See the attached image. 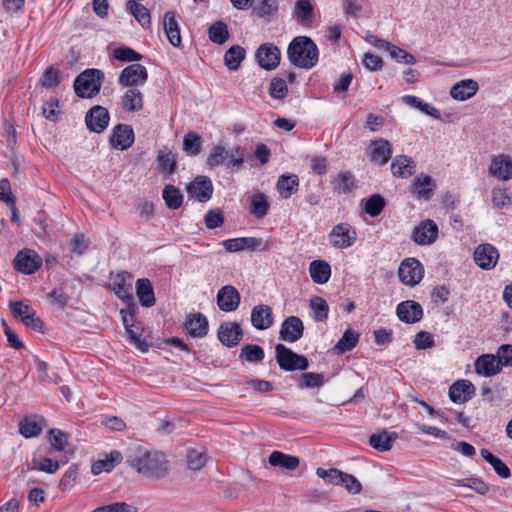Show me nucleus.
<instances>
[{
    "label": "nucleus",
    "instance_id": "9d476101",
    "mask_svg": "<svg viewBox=\"0 0 512 512\" xmlns=\"http://www.w3.org/2000/svg\"><path fill=\"white\" fill-rule=\"evenodd\" d=\"M438 238V227L431 219L421 221L414 227L411 239L418 245L425 246L433 244Z\"/></svg>",
    "mask_w": 512,
    "mask_h": 512
},
{
    "label": "nucleus",
    "instance_id": "f257e3e1",
    "mask_svg": "<svg viewBox=\"0 0 512 512\" xmlns=\"http://www.w3.org/2000/svg\"><path fill=\"white\" fill-rule=\"evenodd\" d=\"M128 462L138 473L149 478H163L169 470V463L163 453L142 451L137 448L129 455Z\"/></svg>",
    "mask_w": 512,
    "mask_h": 512
},
{
    "label": "nucleus",
    "instance_id": "5fc2aeb1",
    "mask_svg": "<svg viewBox=\"0 0 512 512\" xmlns=\"http://www.w3.org/2000/svg\"><path fill=\"white\" fill-rule=\"evenodd\" d=\"M385 199L380 194H374L365 203V212L371 217L378 216L385 207Z\"/></svg>",
    "mask_w": 512,
    "mask_h": 512
},
{
    "label": "nucleus",
    "instance_id": "338daca9",
    "mask_svg": "<svg viewBox=\"0 0 512 512\" xmlns=\"http://www.w3.org/2000/svg\"><path fill=\"white\" fill-rule=\"evenodd\" d=\"M388 52L390 53L391 58H393L398 63L410 64V65H413L416 63V58L412 54L408 53L407 51H405L393 44Z\"/></svg>",
    "mask_w": 512,
    "mask_h": 512
},
{
    "label": "nucleus",
    "instance_id": "f03ea898",
    "mask_svg": "<svg viewBox=\"0 0 512 512\" xmlns=\"http://www.w3.org/2000/svg\"><path fill=\"white\" fill-rule=\"evenodd\" d=\"M318 48L313 40L307 36H297L287 48L289 61L296 67L311 69L318 62Z\"/></svg>",
    "mask_w": 512,
    "mask_h": 512
},
{
    "label": "nucleus",
    "instance_id": "f8f14e48",
    "mask_svg": "<svg viewBox=\"0 0 512 512\" xmlns=\"http://www.w3.org/2000/svg\"><path fill=\"white\" fill-rule=\"evenodd\" d=\"M41 264V257L30 249L19 251L14 259V268L24 274H33Z\"/></svg>",
    "mask_w": 512,
    "mask_h": 512
},
{
    "label": "nucleus",
    "instance_id": "13d9d810",
    "mask_svg": "<svg viewBox=\"0 0 512 512\" xmlns=\"http://www.w3.org/2000/svg\"><path fill=\"white\" fill-rule=\"evenodd\" d=\"M325 383L324 375L321 373L306 372L301 375L300 388H316L321 387Z\"/></svg>",
    "mask_w": 512,
    "mask_h": 512
},
{
    "label": "nucleus",
    "instance_id": "a878e982",
    "mask_svg": "<svg viewBox=\"0 0 512 512\" xmlns=\"http://www.w3.org/2000/svg\"><path fill=\"white\" fill-rule=\"evenodd\" d=\"M435 190V184L433 179L429 175L421 174L414 178L411 191L419 198L425 201H429L433 195Z\"/></svg>",
    "mask_w": 512,
    "mask_h": 512
},
{
    "label": "nucleus",
    "instance_id": "3c124183",
    "mask_svg": "<svg viewBox=\"0 0 512 512\" xmlns=\"http://www.w3.org/2000/svg\"><path fill=\"white\" fill-rule=\"evenodd\" d=\"M310 307L314 313V319L322 322L328 318L329 306L326 300L319 296H314L310 299Z\"/></svg>",
    "mask_w": 512,
    "mask_h": 512
},
{
    "label": "nucleus",
    "instance_id": "39448f33",
    "mask_svg": "<svg viewBox=\"0 0 512 512\" xmlns=\"http://www.w3.org/2000/svg\"><path fill=\"white\" fill-rule=\"evenodd\" d=\"M275 353L276 362L284 371H304L309 367V361L305 356L295 353L284 344H277Z\"/></svg>",
    "mask_w": 512,
    "mask_h": 512
},
{
    "label": "nucleus",
    "instance_id": "e2e57ef3",
    "mask_svg": "<svg viewBox=\"0 0 512 512\" xmlns=\"http://www.w3.org/2000/svg\"><path fill=\"white\" fill-rule=\"evenodd\" d=\"M492 203L498 209H503L511 205V197L504 188H494L492 190Z\"/></svg>",
    "mask_w": 512,
    "mask_h": 512
},
{
    "label": "nucleus",
    "instance_id": "603ef678",
    "mask_svg": "<svg viewBox=\"0 0 512 512\" xmlns=\"http://www.w3.org/2000/svg\"><path fill=\"white\" fill-rule=\"evenodd\" d=\"M158 168L161 173L173 174L176 169V158L175 155L169 152L161 151L157 156Z\"/></svg>",
    "mask_w": 512,
    "mask_h": 512
},
{
    "label": "nucleus",
    "instance_id": "c85d7f7f",
    "mask_svg": "<svg viewBox=\"0 0 512 512\" xmlns=\"http://www.w3.org/2000/svg\"><path fill=\"white\" fill-rule=\"evenodd\" d=\"M163 27L170 44L174 47H179L181 45V36L175 12L168 11L164 14Z\"/></svg>",
    "mask_w": 512,
    "mask_h": 512
},
{
    "label": "nucleus",
    "instance_id": "7ed1b4c3",
    "mask_svg": "<svg viewBox=\"0 0 512 512\" xmlns=\"http://www.w3.org/2000/svg\"><path fill=\"white\" fill-rule=\"evenodd\" d=\"M104 73L99 69H86L74 80V90L80 98H92L101 89Z\"/></svg>",
    "mask_w": 512,
    "mask_h": 512
},
{
    "label": "nucleus",
    "instance_id": "09e8293b",
    "mask_svg": "<svg viewBox=\"0 0 512 512\" xmlns=\"http://www.w3.org/2000/svg\"><path fill=\"white\" fill-rule=\"evenodd\" d=\"M264 356L265 353L262 347L255 344H248L241 349L239 358L250 363H257L262 361Z\"/></svg>",
    "mask_w": 512,
    "mask_h": 512
},
{
    "label": "nucleus",
    "instance_id": "a19ab883",
    "mask_svg": "<svg viewBox=\"0 0 512 512\" xmlns=\"http://www.w3.org/2000/svg\"><path fill=\"white\" fill-rule=\"evenodd\" d=\"M163 199L165 201L166 206L169 209L176 210L183 203V194L179 188L174 185H166L163 189L162 193Z\"/></svg>",
    "mask_w": 512,
    "mask_h": 512
},
{
    "label": "nucleus",
    "instance_id": "393cba45",
    "mask_svg": "<svg viewBox=\"0 0 512 512\" xmlns=\"http://www.w3.org/2000/svg\"><path fill=\"white\" fill-rule=\"evenodd\" d=\"M184 328L192 337L202 338L208 333V321L201 313L189 314L184 322Z\"/></svg>",
    "mask_w": 512,
    "mask_h": 512
},
{
    "label": "nucleus",
    "instance_id": "a211bd4d",
    "mask_svg": "<svg viewBox=\"0 0 512 512\" xmlns=\"http://www.w3.org/2000/svg\"><path fill=\"white\" fill-rule=\"evenodd\" d=\"M109 142L115 149L126 150L134 142V132L127 124H118L113 128Z\"/></svg>",
    "mask_w": 512,
    "mask_h": 512
},
{
    "label": "nucleus",
    "instance_id": "58836bf2",
    "mask_svg": "<svg viewBox=\"0 0 512 512\" xmlns=\"http://www.w3.org/2000/svg\"><path fill=\"white\" fill-rule=\"evenodd\" d=\"M293 17L298 23L307 25L312 22L314 8L309 0H298L293 10Z\"/></svg>",
    "mask_w": 512,
    "mask_h": 512
},
{
    "label": "nucleus",
    "instance_id": "0eeeda50",
    "mask_svg": "<svg viewBox=\"0 0 512 512\" xmlns=\"http://www.w3.org/2000/svg\"><path fill=\"white\" fill-rule=\"evenodd\" d=\"M131 280L132 275L126 271L110 277V288L125 304L134 302Z\"/></svg>",
    "mask_w": 512,
    "mask_h": 512
},
{
    "label": "nucleus",
    "instance_id": "2f4dec72",
    "mask_svg": "<svg viewBox=\"0 0 512 512\" xmlns=\"http://www.w3.org/2000/svg\"><path fill=\"white\" fill-rule=\"evenodd\" d=\"M121 107L125 111L137 112L143 108V94L135 87H130L121 98Z\"/></svg>",
    "mask_w": 512,
    "mask_h": 512
},
{
    "label": "nucleus",
    "instance_id": "9b49d317",
    "mask_svg": "<svg viewBox=\"0 0 512 512\" xmlns=\"http://www.w3.org/2000/svg\"><path fill=\"white\" fill-rule=\"evenodd\" d=\"M148 73L145 66L131 64L123 69L118 78V83L124 87L142 85L147 81Z\"/></svg>",
    "mask_w": 512,
    "mask_h": 512
},
{
    "label": "nucleus",
    "instance_id": "c03bdc74",
    "mask_svg": "<svg viewBox=\"0 0 512 512\" xmlns=\"http://www.w3.org/2000/svg\"><path fill=\"white\" fill-rule=\"evenodd\" d=\"M481 456L485 461H487L494 469L496 474L501 478H509L511 475L510 469L508 466L498 457L494 456L489 450L481 449Z\"/></svg>",
    "mask_w": 512,
    "mask_h": 512
},
{
    "label": "nucleus",
    "instance_id": "37998d69",
    "mask_svg": "<svg viewBox=\"0 0 512 512\" xmlns=\"http://www.w3.org/2000/svg\"><path fill=\"white\" fill-rule=\"evenodd\" d=\"M332 183L338 194H348L355 188V179L350 171L341 172Z\"/></svg>",
    "mask_w": 512,
    "mask_h": 512
},
{
    "label": "nucleus",
    "instance_id": "b1692460",
    "mask_svg": "<svg viewBox=\"0 0 512 512\" xmlns=\"http://www.w3.org/2000/svg\"><path fill=\"white\" fill-rule=\"evenodd\" d=\"M475 393L474 385L468 380H458L454 382L449 388V398L454 403H465Z\"/></svg>",
    "mask_w": 512,
    "mask_h": 512
},
{
    "label": "nucleus",
    "instance_id": "0e129e2a",
    "mask_svg": "<svg viewBox=\"0 0 512 512\" xmlns=\"http://www.w3.org/2000/svg\"><path fill=\"white\" fill-rule=\"evenodd\" d=\"M205 226L208 229H215L224 223L223 212L219 209L208 210L204 217Z\"/></svg>",
    "mask_w": 512,
    "mask_h": 512
},
{
    "label": "nucleus",
    "instance_id": "ddd939ff",
    "mask_svg": "<svg viewBox=\"0 0 512 512\" xmlns=\"http://www.w3.org/2000/svg\"><path fill=\"white\" fill-rule=\"evenodd\" d=\"M256 59L265 70H274L280 63L281 52L272 43L262 44L256 51Z\"/></svg>",
    "mask_w": 512,
    "mask_h": 512
},
{
    "label": "nucleus",
    "instance_id": "473e14b6",
    "mask_svg": "<svg viewBox=\"0 0 512 512\" xmlns=\"http://www.w3.org/2000/svg\"><path fill=\"white\" fill-rule=\"evenodd\" d=\"M44 419L38 416L25 417L19 423V432L26 438L37 437L41 434Z\"/></svg>",
    "mask_w": 512,
    "mask_h": 512
},
{
    "label": "nucleus",
    "instance_id": "5701e85b",
    "mask_svg": "<svg viewBox=\"0 0 512 512\" xmlns=\"http://www.w3.org/2000/svg\"><path fill=\"white\" fill-rule=\"evenodd\" d=\"M272 308L265 304L256 305L251 311V324L258 330H266L273 325Z\"/></svg>",
    "mask_w": 512,
    "mask_h": 512
},
{
    "label": "nucleus",
    "instance_id": "bf43d9fd",
    "mask_svg": "<svg viewBox=\"0 0 512 512\" xmlns=\"http://www.w3.org/2000/svg\"><path fill=\"white\" fill-rule=\"evenodd\" d=\"M288 93V86L284 79L273 78L269 86V94L273 99H283Z\"/></svg>",
    "mask_w": 512,
    "mask_h": 512
},
{
    "label": "nucleus",
    "instance_id": "4d7b16f0",
    "mask_svg": "<svg viewBox=\"0 0 512 512\" xmlns=\"http://www.w3.org/2000/svg\"><path fill=\"white\" fill-rule=\"evenodd\" d=\"M454 485L459 487H468L481 495L486 494L489 490L486 483H484L481 479L474 477L456 480Z\"/></svg>",
    "mask_w": 512,
    "mask_h": 512
},
{
    "label": "nucleus",
    "instance_id": "ea45409f",
    "mask_svg": "<svg viewBox=\"0 0 512 512\" xmlns=\"http://www.w3.org/2000/svg\"><path fill=\"white\" fill-rule=\"evenodd\" d=\"M126 8L130 11V13L134 16V18L139 22V24L144 29L150 28L151 15L149 10L145 6L136 2L135 0H129L126 3Z\"/></svg>",
    "mask_w": 512,
    "mask_h": 512
},
{
    "label": "nucleus",
    "instance_id": "2eb2a0df",
    "mask_svg": "<svg viewBox=\"0 0 512 512\" xmlns=\"http://www.w3.org/2000/svg\"><path fill=\"white\" fill-rule=\"evenodd\" d=\"M108 110L100 105L92 107L85 116V122L88 129L95 133L103 132L109 123Z\"/></svg>",
    "mask_w": 512,
    "mask_h": 512
},
{
    "label": "nucleus",
    "instance_id": "c9c22d12",
    "mask_svg": "<svg viewBox=\"0 0 512 512\" xmlns=\"http://www.w3.org/2000/svg\"><path fill=\"white\" fill-rule=\"evenodd\" d=\"M137 297L144 307H151L155 304V296L152 284L147 278H140L136 283Z\"/></svg>",
    "mask_w": 512,
    "mask_h": 512
},
{
    "label": "nucleus",
    "instance_id": "6ab92c4d",
    "mask_svg": "<svg viewBox=\"0 0 512 512\" xmlns=\"http://www.w3.org/2000/svg\"><path fill=\"white\" fill-rule=\"evenodd\" d=\"M491 176L496 177L502 181L512 179V159L510 156L500 154L491 159L488 169Z\"/></svg>",
    "mask_w": 512,
    "mask_h": 512
},
{
    "label": "nucleus",
    "instance_id": "aec40b11",
    "mask_svg": "<svg viewBox=\"0 0 512 512\" xmlns=\"http://www.w3.org/2000/svg\"><path fill=\"white\" fill-rule=\"evenodd\" d=\"M356 240V232L345 223L337 224L330 232V241L335 248L350 247Z\"/></svg>",
    "mask_w": 512,
    "mask_h": 512
},
{
    "label": "nucleus",
    "instance_id": "f3484780",
    "mask_svg": "<svg viewBox=\"0 0 512 512\" xmlns=\"http://www.w3.org/2000/svg\"><path fill=\"white\" fill-rule=\"evenodd\" d=\"M304 333V325L302 320L297 316L287 317L281 325L279 336L280 339L286 342H296Z\"/></svg>",
    "mask_w": 512,
    "mask_h": 512
},
{
    "label": "nucleus",
    "instance_id": "7c9ffc66",
    "mask_svg": "<svg viewBox=\"0 0 512 512\" xmlns=\"http://www.w3.org/2000/svg\"><path fill=\"white\" fill-rule=\"evenodd\" d=\"M391 170L394 176L408 178L415 173V163L411 157L398 155L391 162Z\"/></svg>",
    "mask_w": 512,
    "mask_h": 512
},
{
    "label": "nucleus",
    "instance_id": "69168bd1",
    "mask_svg": "<svg viewBox=\"0 0 512 512\" xmlns=\"http://www.w3.org/2000/svg\"><path fill=\"white\" fill-rule=\"evenodd\" d=\"M113 56L123 62L139 61L142 59V55L134 51L129 47H120L113 51Z\"/></svg>",
    "mask_w": 512,
    "mask_h": 512
},
{
    "label": "nucleus",
    "instance_id": "6e6552de",
    "mask_svg": "<svg viewBox=\"0 0 512 512\" xmlns=\"http://www.w3.org/2000/svg\"><path fill=\"white\" fill-rule=\"evenodd\" d=\"M188 195L200 203H205L212 198L213 184L208 176H197L186 187Z\"/></svg>",
    "mask_w": 512,
    "mask_h": 512
},
{
    "label": "nucleus",
    "instance_id": "20e7f679",
    "mask_svg": "<svg viewBox=\"0 0 512 512\" xmlns=\"http://www.w3.org/2000/svg\"><path fill=\"white\" fill-rule=\"evenodd\" d=\"M225 163L228 167L240 169L244 163V154L241 148L235 147L227 150L221 145L214 146L206 160V165L209 168H214Z\"/></svg>",
    "mask_w": 512,
    "mask_h": 512
},
{
    "label": "nucleus",
    "instance_id": "412c9836",
    "mask_svg": "<svg viewBox=\"0 0 512 512\" xmlns=\"http://www.w3.org/2000/svg\"><path fill=\"white\" fill-rule=\"evenodd\" d=\"M240 294L232 285L222 287L217 293V305L224 312L235 311L240 304Z\"/></svg>",
    "mask_w": 512,
    "mask_h": 512
},
{
    "label": "nucleus",
    "instance_id": "e433bc0d",
    "mask_svg": "<svg viewBox=\"0 0 512 512\" xmlns=\"http://www.w3.org/2000/svg\"><path fill=\"white\" fill-rule=\"evenodd\" d=\"M299 463L300 460L297 456L288 455L280 451H273L269 455V464L274 467L295 470L299 466Z\"/></svg>",
    "mask_w": 512,
    "mask_h": 512
},
{
    "label": "nucleus",
    "instance_id": "8fccbe9b",
    "mask_svg": "<svg viewBox=\"0 0 512 512\" xmlns=\"http://www.w3.org/2000/svg\"><path fill=\"white\" fill-rule=\"evenodd\" d=\"M208 36L214 43H225L229 37L227 25L222 21L215 22L209 27Z\"/></svg>",
    "mask_w": 512,
    "mask_h": 512
},
{
    "label": "nucleus",
    "instance_id": "680f3d73",
    "mask_svg": "<svg viewBox=\"0 0 512 512\" xmlns=\"http://www.w3.org/2000/svg\"><path fill=\"white\" fill-rule=\"evenodd\" d=\"M316 475L324 480H327L329 483L333 485H341V481H343L344 472L336 468H331L328 470L318 468L316 470Z\"/></svg>",
    "mask_w": 512,
    "mask_h": 512
},
{
    "label": "nucleus",
    "instance_id": "cd10ccee",
    "mask_svg": "<svg viewBox=\"0 0 512 512\" xmlns=\"http://www.w3.org/2000/svg\"><path fill=\"white\" fill-rule=\"evenodd\" d=\"M479 85L475 80L465 79L454 84L450 90V95L455 100L464 101L476 94Z\"/></svg>",
    "mask_w": 512,
    "mask_h": 512
},
{
    "label": "nucleus",
    "instance_id": "a18cd8bd",
    "mask_svg": "<svg viewBox=\"0 0 512 512\" xmlns=\"http://www.w3.org/2000/svg\"><path fill=\"white\" fill-rule=\"evenodd\" d=\"M359 334L352 329H347L334 346V350L340 354L351 351L358 343Z\"/></svg>",
    "mask_w": 512,
    "mask_h": 512
},
{
    "label": "nucleus",
    "instance_id": "c756f323",
    "mask_svg": "<svg viewBox=\"0 0 512 512\" xmlns=\"http://www.w3.org/2000/svg\"><path fill=\"white\" fill-rule=\"evenodd\" d=\"M372 151L370 159L379 165H384L388 162L392 155V148L388 140L377 139L371 142Z\"/></svg>",
    "mask_w": 512,
    "mask_h": 512
},
{
    "label": "nucleus",
    "instance_id": "4be33fe9",
    "mask_svg": "<svg viewBox=\"0 0 512 512\" xmlns=\"http://www.w3.org/2000/svg\"><path fill=\"white\" fill-rule=\"evenodd\" d=\"M396 314L400 321L413 324L420 321L423 316V309L419 303L407 300L397 305Z\"/></svg>",
    "mask_w": 512,
    "mask_h": 512
},
{
    "label": "nucleus",
    "instance_id": "72a5a7b5",
    "mask_svg": "<svg viewBox=\"0 0 512 512\" xmlns=\"http://www.w3.org/2000/svg\"><path fill=\"white\" fill-rule=\"evenodd\" d=\"M398 438L396 433H389L383 430L379 433H374L369 437V444L375 450L385 452L392 448L394 441Z\"/></svg>",
    "mask_w": 512,
    "mask_h": 512
},
{
    "label": "nucleus",
    "instance_id": "423d86ee",
    "mask_svg": "<svg viewBox=\"0 0 512 512\" xmlns=\"http://www.w3.org/2000/svg\"><path fill=\"white\" fill-rule=\"evenodd\" d=\"M424 274V268L421 262L415 258L405 259L399 266L398 276L400 281L407 286L418 284Z\"/></svg>",
    "mask_w": 512,
    "mask_h": 512
},
{
    "label": "nucleus",
    "instance_id": "774afa93",
    "mask_svg": "<svg viewBox=\"0 0 512 512\" xmlns=\"http://www.w3.org/2000/svg\"><path fill=\"white\" fill-rule=\"evenodd\" d=\"M91 512H137V508L125 502H115L98 507Z\"/></svg>",
    "mask_w": 512,
    "mask_h": 512
},
{
    "label": "nucleus",
    "instance_id": "4c0bfd02",
    "mask_svg": "<svg viewBox=\"0 0 512 512\" xmlns=\"http://www.w3.org/2000/svg\"><path fill=\"white\" fill-rule=\"evenodd\" d=\"M299 185L298 176L295 174L281 175L277 181V189L282 198L288 199L297 192Z\"/></svg>",
    "mask_w": 512,
    "mask_h": 512
},
{
    "label": "nucleus",
    "instance_id": "4468645a",
    "mask_svg": "<svg viewBox=\"0 0 512 512\" xmlns=\"http://www.w3.org/2000/svg\"><path fill=\"white\" fill-rule=\"evenodd\" d=\"M474 260L481 269L490 270L499 260L498 250L492 244H480L475 248Z\"/></svg>",
    "mask_w": 512,
    "mask_h": 512
},
{
    "label": "nucleus",
    "instance_id": "de8ad7c7",
    "mask_svg": "<svg viewBox=\"0 0 512 512\" xmlns=\"http://www.w3.org/2000/svg\"><path fill=\"white\" fill-rule=\"evenodd\" d=\"M269 203L264 193L258 192L252 196L250 213L261 219L268 213Z\"/></svg>",
    "mask_w": 512,
    "mask_h": 512
},
{
    "label": "nucleus",
    "instance_id": "f704fd0d",
    "mask_svg": "<svg viewBox=\"0 0 512 512\" xmlns=\"http://www.w3.org/2000/svg\"><path fill=\"white\" fill-rule=\"evenodd\" d=\"M309 273L315 283L325 284L330 279L331 268L324 260H314L309 265Z\"/></svg>",
    "mask_w": 512,
    "mask_h": 512
},
{
    "label": "nucleus",
    "instance_id": "1a4fd4ad",
    "mask_svg": "<svg viewBox=\"0 0 512 512\" xmlns=\"http://www.w3.org/2000/svg\"><path fill=\"white\" fill-rule=\"evenodd\" d=\"M11 310L15 317L27 327L37 332H42L43 322L36 316L34 309L23 302H15L10 304Z\"/></svg>",
    "mask_w": 512,
    "mask_h": 512
},
{
    "label": "nucleus",
    "instance_id": "864d4df0",
    "mask_svg": "<svg viewBox=\"0 0 512 512\" xmlns=\"http://www.w3.org/2000/svg\"><path fill=\"white\" fill-rule=\"evenodd\" d=\"M277 10V0H258L257 4L253 7V13L261 18L273 16Z\"/></svg>",
    "mask_w": 512,
    "mask_h": 512
},
{
    "label": "nucleus",
    "instance_id": "bb28decb",
    "mask_svg": "<svg viewBox=\"0 0 512 512\" xmlns=\"http://www.w3.org/2000/svg\"><path fill=\"white\" fill-rule=\"evenodd\" d=\"M476 373L485 377H491L501 371V365L497 356L484 354L479 356L474 363Z\"/></svg>",
    "mask_w": 512,
    "mask_h": 512
},
{
    "label": "nucleus",
    "instance_id": "052dcab7",
    "mask_svg": "<svg viewBox=\"0 0 512 512\" xmlns=\"http://www.w3.org/2000/svg\"><path fill=\"white\" fill-rule=\"evenodd\" d=\"M207 462V455L205 452L191 450L187 454V464L191 470L198 471L202 469Z\"/></svg>",
    "mask_w": 512,
    "mask_h": 512
},
{
    "label": "nucleus",
    "instance_id": "6e6d98bb",
    "mask_svg": "<svg viewBox=\"0 0 512 512\" xmlns=\"http://www.w3.org/2000/svg\"><path fill=\"white\" fill-rule=\"evenodd\" d=\"M183 149L190 155L196 156L201 151V138L195 132H189L184 136Z\"/></svg>",
    "mask_w": 512,
    "mask_h": 512
},
{
    "label": "nucleus",
    "instance_id": "49530a36",
    "mask_svg": "<svg viewBox=\"0 0 512 512\" xmlns=\"http://www.w3.org/2000/svg\"><path fill=\"white\" fill-rule=\"evenodd\" d=\"M245 58V50L239 45L229 48L224 54V62L229 70H236Z\"/></svg>",
    "mask_w": 512,
    "mask_h": 512
},
{
    "label": "nucleus",
    "instance_id": "79ce46f5",
    "mask_svg": "<svg viewBox=\"0 0 512 512\" xmlns=\"http://www.w3.org/2000/svg\"><path fill=\"white\" fill-rule=\"evenodd\" d=\"M122 455L119 451H112L105 459L96 461L91 468L93 474L97 475L103 471H111L116 464L120 463Z\"/></svg>",
    "mask_w": 512,
    "mask_h": 512
},
{
    "label": "nucleus",
    "instance_id": "dca6fc26",
    "mask_svg": "<svg viewBox=\"0 0 512 512\" xmlns=\"http://www.w3.org/2000/svg\"><path fill=\"white\" fill-rule=\"evenodd\" d=\"M218 340L226 347L236 346L243 337V330L236 322H223L218 328Z\"/></svg>",
    "mask_w": 512,
    "mask_h": 512
}]
</instances>
